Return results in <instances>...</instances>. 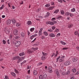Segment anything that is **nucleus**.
I'll return each instance as SVG.
<instances>
[{
	"instance_id": "nucleus-1",
	"label": "nucleus",
	"mask_w": 79,
	"mask_h": 79,
	"mask_svg": "<svg viewBox=\"0 0 79 79\" xmlns=\"http://www.w3.org/2000/svg\"><path fill=\"white\" fill-rule=\"evenodd\" d=\"M38 50V48H32L31 49H29L27 51V53H32V52H33V50H34V51H35V50Z\"/></svg>"
},
{
	"instance_id": "nucleus-2",
	"label": "nucleus",
	"mask_w": 79,
	"mask_h": 79,
	"mask_svg": "<svg viewBox=\"0 0 79 79\" xmlns=\"http://www.w3.org/2000/svg\"><path fill=\"white\" fill-rule=\"evenodd\" d=\"M47 74H44L43 76L40 75L39 76V79H45L47 78Z\"/></svg>"
},
{
	"instance_id": "nucleus-3",
	"label": "nucleus",
	"mask_w": 79,
	"mask_h": 79,
	"mask_svg": "<svg viewBox=\"0 0 79 79\" xmlns=\"http://www.w3.org/2000/svg\"><path fill=\"white\" fill-rule=\"evenodd\" d=\"M53 22L48 21L46 22V24H50V25H53L54 23L56 24V21H55V20L53 21Z\"/></svg>"
},
{
	"instance_id": "nucleus-4",
	"label": "nucleus",
	"mask_w": 79,
	"mask_h": 79,
	"mask_svg": "<svg viewBox=\"0 0 79 79\" xmlns=\"http://www.w3.org/2000/svg\"><path fill=\"white\" fill-rule=\"evenodd\" d=\"M21 44V42L20 41H16L15 42V46L17 47L20 46V44Z\"/></svg>"
},
{
	"instance_id": "nucleus-5",
	"label": "nucleus",
	"mask_w": 79,
	"mask_h": 79,
	"mask_svg": "<svg viewBox=\"0 0 79 79\" xmlns=\"http://www.w3.org/2000/svg\"><path fill=\"white\" fill-rule=\"evenodd\" d=\"M13 33L14 35H17L18 34V30L17 29L14 30L13 31Z\"/></svg>"
},
{
	"instance_id": "nucleus-6",
	"label": "nucleus",
	"mask_w": 79,
	"mask_h": 79,
	"mask_svg": "<svg viewBox=\"0 0 79 79\" xmlns=\"http://www.w3.org/2000/svg\"><path fill=\"white\" fill-rule=\"evenodd\" d=\"M70 64H71L70 61H67L64 63V64L66 66H68V65H69Z\"/></svg>"
},
{
	"instance_id": "nucleus-7",
	"label": "nucleus",
	"mask_w": 79,
	"mask_h": 79,
	"mask_svg": "<svg viewBox=\"0 0 79 79\" xmlns=\"http://www.w3.org/2000/svg\"><path fill=\"white\" fill-rule=\"evenodd\" d=\"M4 31H5L6 33L7 34H8L10 33V31L9 29L7 30H4Z\"/></svg>"
},
{
	"instance_id": "nucleus-8",
	"label": "nucleus",
	"mask_w": 79,
	"mask_h": 79,
	"mask_svg": "<svg viewBox=\"0 0 79 79\" xmlns=\"http://www.w3.org/2000/svg\"><path fill=\"white\" fill-rule=\"evenodd\" d=\"M49 36L51 37H54L55 36V34L54 33H51L49 35Z\"/></svg>"
},
{
	"instance_id": "nucleus-9",
	"label": "nucleus",
	"mask_w": 79,
	"mask_h": 79,
	"mask_svg": "<svg viewBox=\"0 0 79 79\" xmlns=\"http://www.w3.org/2000/svg\"><path fill=\"white\" fill-rule=\"evenodd\" d=\"M56 73L57 74V76L58 77H60V73H59V72L58 70H56Z\"/></svg>"
},
{
	"instance_id": "nucleus-10",
	"label": "nucleus",
	"mask_w": 79,
	"mask_h": 79,
	"mask_svg": "<svg viewBox=\"0 0 79 79\" xmlns=\"http://www.w3.org/2000/svg\"><path fill=\"white\" fill-rule=\"evenodd\" d=\"M73 62H76L77 61V59L76 58H73L72 59Z\"/></svg>"
},
{
	"instance_id": "nucleus-11",
	"label": "nucleus",
	"mask_w": 79,
	"mask_h": 79,
	"mask_svg": "<svg viewBox=\"0 0 79 79\" xmlns=\"http://www.w3.org/2000/svg\"><path fill=\"white\" fill-rule=\"evenodd\" d=\"M7 25H10L11 24V20H7L6 22Z\"/></svg>"
},
{
	"instance_id": "nucleus-12",
	"label": "nucleus",
	"mask_w": 79,
	"mask_h": 79,
	"mask_svg": "<svg viewBox=\"0 0 79 79\" xmlns=\"http://www.w3.org/2000/svg\"><path fill=\"white\" fill-rule=\"evenodd\" d=\"M27 24L28 25V26L29 25H31L32 24V22H31V21H28V22H27Z\"/></svg>"
},
{
	"instance_id": "nucleus-13",
	"label": "nucleus",
	"mask_w": 79,
	"mask_h": 79,
	"mask_svg": "<svg viewBox=\"0 0 79 79\" xmlns=\"http://www.w3.org/2000/svg\"><path fill=\"white\" fill-rule=\"evenodd\" d=\"M48 69H49V71H48L49 73H52V72H53V71H52V69L51 68H50V67H49Z\"/></svg>"
},
{
	"instance_id": "nucleus-14",
	"label": "nucleus",
	"mask_w": 79,
	"mask_h": 79,
	"mask_svg": "<svg viewBox=\"0 0 79 79\" xmlns=\"http://www.w3.org/2000/svg\"><path fill=\"white\" fill-rule=\"evenodd\" d=\"M19 38H20V36H19V35L16 36L15 37V39H19Z\"/></svg>"
},
{
	"instance_id": "nucleus-15",
	"label": "nucleus",
	"mask_w": 79,
	"mask_h": 79,
	"mask_svg": "<svg viewBox=\"0 0 79 79\" xmlns=\"http://www.w3.org/2000/svg\"><path fill=\"white\" fill-rule=\"evenodd\" d=\"M62 18H63V17L61 16H58L56 17V19H62Z\"/></svg>"
},
{
	"instance_id": "nucleus-16",
	"label": "nucleus",
	"mask_w": 79,
	"mask_h": 79,
	"mask_svg": "<svg viewBox=\"0 0 79 79\" xmlns=\"http://www.w3.org/2000/svg\"><path fill=\"white\" fill-rule=\"evenodd\" d=\"M33 74L34 75H36L37 74V72L36 70H34L33 72Z\"/></svg>"
},
{
	"instance_id": "nucleus-17",
	"label": "nucleus",
	"mask_w": 79,
	"mask_h": 79,
	"mask_svg": "<svg viewBox=\"0 0 79 79\" xmlns=\"http://www.w3.org/2000/svg\"><path fill=\"white\" fill-rule=\"evenodd\" d=\"M41 59L44 61L45 59V56H43L41 57Z\"/></svg>"
},
{
	"instance_id": "nucleus-18",
	"label": "nucleus",
	"mask_w": 79,
	"mask_h": 79,
	"mask_svg": "<svg viewBox=\"0 0 79 79\" xmlns=\"http://www.w3.org/2000/svg\"><path fill=\"white\" fill-rule=\"evenodd\" d=\"M25 55V54L24 53V52H22L21 53H20L19 54V56H23V55Z\"/></svg>"
},
{
	"instance_id": "nucleus-19",
	"label": "nucleus",
	"mask_w": 79,
	"mask_h": 79,
	"mask_svg": "<svg viewBox=\"0 0 79 79\" xmlns=\"http://www.w3.org/2000/svg\"><path fill=\"white\" fill-rule=\"evenodd\" d=\"M44 35H45L46 36H47L48 35V34L47 33V32L46 31H44Z\"/></svg>"
},
{
	"instance_id": "nucleus-20",
	"label": "nucleus",
	"mask_w": 79,
	"mask_h": 79,
	"mask_svg": "<svg viewBox=\"0 0 79 79\" xmlns=\"http://www.w3.org/2000/svg\"><path fill=\"white\" fill-rule=\"evenodd\" d=\"M50 15V13L49 12H48L47 13V15L45 16V18H47V16H48Z\"/></svg>"
},
{
	"instance_id": "nucleus-21",
	"label": "nucleus",
	"mask_w": 79,
	"mask_h": 79,
	"mask_svg": "<svg viewBox=\"0 0 79 79\" xmlns=\"http://www.w3.org/2000/svg\"><path fill=\"white\" fill-rule=\"evenodd\" d=\"M70 15V13L69 12H66L65 13L66 16H69Z\"/></svg>"
},
{
	"instance_id": "nucleus-22",
	"label": "nucleus",
	"mask_w": 79,
	"mask_h": 79,
	"mask_svg": "<svg viewBox=\"0 0 79 79\" xmlns=\"http://www.w3.org/2000/svg\"><path fill=\"white\" fill-rule=\"evenodd\" d=\"M21 35H22V37H24V35H25V34H24V33L23 32H22L21 33Z\"/></svg>"
},
{
	"instance_id": "nucleus-23",
	"label": "nucleus",
	"mask_w": 79,
	"mask_h": 79,
	"mask_svg": "<svg viewBox=\"0 0 79 79\" xmlns=\"http://www.w3.org/2000/svg\"><path fill=\"white\" fill-rule=\"evenodd\" d=\"M12 23L13 24L15 25V23H16V21L15 20H12Z\"/></svg>"
},
{
	"instance_id": "nucleus-24",
	"label": "nucleus",
	"mask_w": 79,
	"mask_h": 79,
	"mask_svg": "<svg viewBox=\"0 0 79 79\" xmlns=\"http://www.w3.org/2000/svg\"><path fill=\"white\" fill-rule=\"evenodd\" d=\"M59 12V10L57 9V10H56L54 12V13H58Z\"/></svg>"
},
{
	"instance_id": "nucleus-25",
	"label": "nucleus",
	"mask_w": 79,
	"mask_h": 79,
	"mask_svg": "<svg viewBox=\"0 0 79 79\" xmlns=\"http://www.w3.org/2000/svg\"><path fill=\"white\" fill-rule=\"evenodd\" d=\"M60 43L62 44V45H66V43L63 41H61Z\"/></svg>"
},
{
	"instance_id": "nucleus-26",
	"label": "nucleus",
	"mask_w": 79,
	"mask_h": 79,
	"mask_svg": "<svg viewBox=\"0 0 79 79\" xmlns=\"http://www.w3.org/2000/svg\"><path fill=\"white\" fill-rule=\"evenodd\" d=\"M11 74L12 76H14V77H15L16 76V74L12 72L11 73Z\"/></svg>"
},
{
	"instance_id": "nucleus-27",
	"label": "nucleus",
	"mask_w": 79,
	"mask_h": 79,
	"mask_svg": "<svg viewBox=\"0 0 79 79\" xmlns=\"http://www.w3.org/2000/svg\"><path fill=\"white\" fill-rule=\"evenodd\" d=\"M72 71L73 73H76V69H73L72 70Z\"/></svg>"
},
{
	"instance_id": "nucleus-28",
	"label": "nucleus",
	"mask_w": 79,
	"mask_h": 79,
	"mask_svg": "<svg viewBox=\"0 0 79 79\" xmlns=\"http://www.w3.org/2000/svg\"><path fill=\"white\" fill-rule=\"evenodd\" d=\"M66 73V75H68L70 73V71L69 70L68 71L67 73Z\"/></svg>"
},
{
	"instance_id": "nucleus-29",
	"label": "nucleus",
	"mask_w": 79,
	"mask_h": 79,
	"mask_svg": "<svg viewBox=\"0 0 79 79\" xmlns=\"http://www.w3.org/2000/svg\"><path fill=\"white\" fill-rule=\"evenodd\" d=\"M61 74L62 76H65V75H66V73L62 72Z\"/></svg>"
},
{
	"instance_id": "nucleus-30",
	"label": "nucleus",
	"mask_w": 79,
	"mask_h": 79,
	"mask_svg": "<svg viewBox=\"0 0 79 79\" xmlns=\"http://www.w3.org/2000/svg\"><path fill=\"white\" fill-rule=\"evenodd\" d=\"M72 26L73 25L71 24H69L68 26L69 28H71V27H72Z\"/></svg>"
},
{
	"instance_id": "nucleus-31",
	"label": "nucleus",
	"mask_w": 79,
	"mask_h": 79,
	"mask_svg": "<svg viewBox=\"0 0 79 79\" xmlns=\"http://www.w3.org/2000/svg\"><path fill=\"white\" fill-rule=\"evenodd\" d=\"M74 34L76 35H78V32L77 31H75L74 32Z\"/></svg>"
},
{
	"instance_id": "nucleus-32",
	"label": "nucleus",
	"mask_w": 79,
	"mask_h": 79,
	"mask_svg": "<svg viewBox=\"0 0 79 79\" xmlns=\"http://www.w3.org/2000/svg\"><path fill=\"white\" fill-rule=\"evenodd\" d=\"M34 28H32L30 29V31L31 32H32V31H33L34 30Z\"/></svg>"
},
{
	"instance_id": "nucleus-33",
	"label": "nucleus",
	"mask_w": 79,
	"mask_h": 79,
	"mask_svg": "<svg viewBox=\"0 0 79 79\" xmlns=\"http://www.w3.org/2000/svg\"><path fill=\"white\" fill-rule=\"evenodd\" d=\"M60 13L62 15H63L64 13V11L62 10H61Z\"/></svg>"
},
{
	"instance_id": "nucleus-34",
	"label": "nucleus",
	"mask_w": 79,
	"mask_h": 79,
	"mask_svg": "<svg viewBox=\"0 0 79 79\" xmlns=\"http://www.w3.org/2000/svg\"><path fill=\"white\" fill-rule=\"evenodd\" d=\"M4 8V5H2V6L0 8V9H1V10H2Z\"/></svg>"
},
{
	"instance_id": "nucleus-35",
	"label": "nucleus",
	"mask_w": 79,
	"mask_h": 79,
	"mask_svg": "<svg viewBox=\"0 0 79 79\" xmlns=\"http://www.w3.org/2000/svg\"><path fill=\"white\" fill-rule=\"evenodd\" d=\"M22 61V60H21V59H19V60L17 62L18 63H19V62H21V61Z\"/></svg>"
},
{
	"instance_id": "nucleus-36",
	"label": "nucleus",
	"mask_w": 79,
	"mask_h": 79,
	"mask_svg": "<svg viewBox=\"0 0 79 79\" xmlns=\"http://www.w3.org/2000/svg\"><path fill=\"white\" fill-rule=\"evenodd\" d=\"M40 10H41L40 8L38 9L37 10L36 12H37V13H39V11H40Z\"/></svg>"
},
{
	"instance_id": "nucleus-37",
	"label": "nucleus",
	"mask_w": 79,
	"mask_h": 79,
	"mask_svg": "<svg viewBox=\"0 0 79 79\" xmlns=\"http://www.w3.org/2000/svg\"><path fill=\"white\" fill-rule=\"evenodd\" d=\"M59 31V30L58 29L56 28L55 31V32H58Z\"/></svg>"
},
{
	"instance_id": "nucleus-38",
	"label": "nucleus",
	"mask_w": 79,
	"mask_h": 79,
	"mask_svg": "<svg viewBox=\"0 0 79 79\" xmlns=\"http://www.w3.org/2000/svg\"><path fill=\"white\" fill-rule=\"evenodd\" d=\"M42 53L43 55V56H45V55H47V53H45L43 52Z\"/></svg>"
},
{
	"instance_id": "nucleus-39",
	"label": "nucleus",
	"mask_w": 79,
	"mask_h": 79,
	"mask_svg": "<svg viewBox=\"0 0 79 79\" xmlns=\"http://www.w3.org/2000/svg\"><path fill=\"white\" fill-rule=\"evenodd\" d=\"M71 11L72 12H74V11H75V9L74 8H73L71 9Z\"/></svg>"
},
{
	"instance_id": "nucleus-40",
	"label": "nucleus",
	"mask_w": 79,
	"mask_h": 79,
	"mask_svg": "<svg viewBox=\"0 0 79 79\" xmlns=\"http://www.w3.org/2000/svg\"><path fill=\"white\" fill-rule=\"evenodd\" d=\"M34 37H35L34 36V35H32V36H31L30 39L31 40H32V39H33V38H34Z\"/></svg>"
},
{
	"instance_id": "nucleus-41",
	"label": "nucleus",
	"mask_w": 79,
	"mask_h": 79,
	"mask_svg": "<svg viewBox=\"0 0 79 79\" xmlns=\"http://www.w3.org/2000/svg\"><path fill=\"white\" fill-rule=\"evenodd\" d=\"M2 42H3V44H6V41L5 40H3L2 41Z\"/></svg>"
},
{
	"instance_id": "nucleus-42",
	"label": "nucleus",
	"mask_w": 79,
	"mask_h": 79,
	"mask_svg": "<svg viewBox=\"0 0 79 79\" xmlns=\"http://www.w3.org/2000/svg\"><path fill=\"white\" fill-rule=\"evenodd\" d=\"M46 7H47L48 8V7H49L50 6V4H47L45 5Z\"/></svg>"
},
{
	"instance_id": "nucleus-43",
	"label": "nucleus",
	"mask_w": 79,
	"mask_h": 79,
	"mask_svg": "<svg viewBox=\"0 0 79 79\" xmlns=\"http://www.w3.org/2000/svg\"><path fill=\"white\" fill-rule=\"evenodd\" d=\"M70 16L71 17H72V16H74V15H73V14L71 13H70Z\"/></svg>"
},
{
	"instance_id": "nucleus-44",
	"label": "nucleus",
	"mask_w": 79,
	"mask_h": 79,
	"mask_svg": "<svg viewBox=\"0 0 79 79\" xmlns=\"http://www.w3.org/2000/svg\"><path fill=\"white\" fill-rule=\"evenodd\" d=\"M48 10H52V6L49 7L48 8Z\"/></svg>"
},
{
	"instance_id": "nucleus-45",
	"label": "nucleus",
	"mask_w": 79,
	"mask_h": 79,
	"mask_svg": "<svg viewBox=\"0 0 79 79\" xmlns=\"http://www.w3.org/2000/svg\"><path fill=\"white\" fill-rule=\"evenodd\" d=\"M48 31H49V32H52V31H53V30L51 29H50L48 30Z\"/></svg>"
},
{
	"instance_id": "nucleus-46",
	"label": "nucleus",
	"mask_w": 79,
	"mask_h": 79,
	"mask_svg": "<svg viewBox=\"0 0 79 79\" xmlns=\"http://www.w3.org/2000/svg\"><path fill=\"white\" fill-rule=\"evenodd\" d=\"M51 5H53H53H55V3H54V2H51Z\"/></svg>"
},
{
	"instance_id": "nucleus-47",
	"label": "nucleus",
	"mask_w": 79,
	"mask_h": 79,
	"mask_svg": "<svg viewBox=\"0 0 79 79\" xmlns=\"http://www.w3.org/2000/svg\"><path fill=\"white\" fill-rule=\"evenodd\" d=\"M4 79H8V77L7 76H6Z\"/></svg>"
},
{
	"instance_id": "nucleus-48",
	"label": "nucleus",
	"mask_w": 79,
	"mask_h": 79,
	"mask_svg": "<svg viewBox=\"0 0 79 79\" xmlns=\"http://www.w3.org/2000/svg\"><path fill=\"white\" fill-rule=\"evenodd\" d=\"M39 36L41 35H42V32H39Z\"/></svg>"
},
{
	"instance_id": "nucleus-49",
	"label": "nucleus",
	"mask_w": 79,
	"mask_h": 79,
	"mask_svg": "<svg viewBox=\"0 0 79 79\" xmlns=\"http://www.w3.org/2000/svg\"><path fill=\"white\" fill-rule=\"evenodd\" d=\"M55 53H53L52 55H51V57H53V56H55Z\"/></svg>"
},
{
	"instance_id": "nucleus-50",
	"label": "nucleus",
	"mask_w": 79,
	"mask_h": 79,
	"mask_svg": "<svg viewBox=\"0 0 79 79\" xmlns=\"http://www.w3.org/2000/svg\"><path fill=\"white\" fill-rule=\"evenodd\" d=\"M63 59L60 58V59L59 60V61H60V62H62V61H63Z\"/></svg>"
},
{
	"instance_id": "nucleus-51",
	"label": "nucleus",
	"mask_w": 79,
	"mask_h": 79,
	"mask_svg": "<svg viewBox=\"0 0 79 79\" xmlns=\"http://www.w3.org/2000/svg\"><path fill=\"white\" fill-rule=\"evenodd\" d=\"M68 49V48H63L62 50H67Z\"/></svg>"
},
{
	"instance_id": "nucleus-52",
	"label": "nucleus",
	"mask_w": 79,
	"mask_h": 79,
	"mask_svg": "<svg viewBox=\"0 0 79 79\" xmlns=\"http://www.w3.org/2000/svg\"><path fill=\"white\" fill-rule=\"evenodd\" d=\"M16 59H19H19H20V57L19 56H16Z\"/></svg>"
},
{
	"instance_id": "nucleus-53",
	"label": "nucleus",
	"mask_w": 79,
	"mask_h": 79,
	"mask_svg": "<svg viewBox=\"0 0 79 79\" xmlns=\"http://www.w3.org/2000/svg\"><path fill=\"white\" fill-rule=\"evenodd\" d=\"M15 72L16 73H18V72L17 70L16 69H15Z\"/></svg>"
},
{
	"instance_id": "nucleus-54",
	"label": "nucleus",
	"mask_w": 79,
	"mask_h": 79,
	"mask_svg": "<svg viewBox=\"0 0 79 79\" xmlns=\"http://www.w3.org/2000/svg\"><path fill=\"white\" fill-rule=\"evenodd\" d=\"M42 28H41L40 30L39 31V32H42Z\"/></svg>"
},
{
	"instance_id": "nucleus-55",
	"label": "nucleus",
	"mask_w": 79,
	"mask_h": 79,
	"mask_svg": "<svg viewBox=\"0 0 79 79\" xmlns=\"http://www.w3.org/2000/svg\"><path fill=\"white\" fill-rule=\"evenodd\" d=\"M58 2L60 3H62V0H58Z\"/></svg>"
},
{
	"instance_id": "nucleus-56",
	"label": "nucleus",
	"mask_w": 79,
	"mask_h": 79,
	"mask_svg": "<svg viewBox=\"0 0 79 79\" xmlns=\"http://www.w3.org/2000/svg\"><path fill=\"white\" fill-rule=\"evenodd\" d=\"M56 27H55L53 26L52 27V30H54L55 29Z\"/></svg>"
},
{
	"instance_id": "nucleus-57",
	"label": "nucleus",
	"mask_w": 79,
	"mask_h": 79,
	"mask_svg": "<svg viewBox=\"0 0 79 79\" xmlns=\"http://www.w3.org/2000/svg\"><path fill=\"white\" fill-rule=\"evenodd\" d=\"M42 63H40L38 64V65L40 66V65H42Z\"/></svg>"
},
{
	"instance_id": "nucleus-58",
	"label": "nucleus",
	"mask_w": 79,
	"mask_h": 79,
	"mask_svg": "<svg viewBox=\"0 0 79 79\" xmlns=\"http://www.w3.org/2000/svg\"><path fill=\"white\" fill-rule=\"evenodd\" d=\"M64 57H65V56H63L61 57V59H62V60H63L64 58Z\"/></svg>"
},
{
	"instance_id": "nucleus-59",
	"label": "nucleus",
	"mask_w": 79,
	"mask_h": 79,
	"mask_svg": "<svg viewBox=\"0 0 79 79\" xmlns=\"http://www.w3.org/2000/svg\"><path fill=\"white\" fill-rule=\"evenodd\" d=\"M31 68V66H28L27 67V69H30Z\"/></svg>"
},
{
	"instance_id": "nucleus-60",
	"label": "nucleus",
	"mask_w": 79,
	"mask_h": 79,
	"mask_svg": "<svg viewBox=\"0 0 79 79\" xmlns=\"http://www.w3.org/2000/svg\"><path fill=\"white\" fill-rule=\"evenodd\" d=\"M10 40H7V42L8 44H10Z\"/></svg>"
},
{
	"instance_id": "nucleus-61",
	"label": "nucleus",
	"mask_w": 79,
	"mask_h": 79,
	"mask_svg": "<svg viewBox=\"0 0 79 79\" xmlns=\"http://www.w3.org/2000/svg\"><path fill=\"white\" fill-rule=\"evenodd\" d=\"M79 74V72H77V73H75V75H77V74Z\"/></svg>"
},
{
	"instance_id": "nucleus-62",
	"label": "nucleus",
	"mask_w": 79,
	"mask_h": 79,
	"mask_svg": "<svg viewBox=\"0 0 79 79\" xmlns=\"http://www.w3.org/2000/svg\"><path fill=\"white\" fill-rule=\"evenodd\" d=\"M19 23H17L16 24V26H17V27H18V26H19Z\"/></svg>"
},
{
	"instance_id": "nucleus-63",
	"label": "nucleus",
	"mask_w": 79,
	"mask_h": 79,
	"mask_svg": "<svg viewBox=\"0 0 79 79\" xmlns=\"http://www.w3.org/2000/svg\"><path fill=\"white\" fill-rule=\"evenodd\" d=\"M41 39H45V37L44 36H42L41 38Z\"/></svg>"
},
{
	"instance_id": "nucleus-64",
	"label": "nucleus",
	"mask_w": 79,
	"mask_h": 79,
	"mask_svg": "<svg viewBox=\"0 0 79 79\" xmlns=\"http://www.w3.org/2000/svg\"><path fill=\"white\" fill-rule=\"evenodd\" d=\"M76 48H77V49L79 51V47H76Z\"/></svg>"
}]
</instances>
